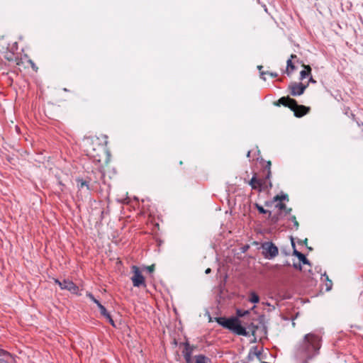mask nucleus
I'll list each match as a JSON object with an SVG mask.
<instances>
[{"instance_id":"nucleus-1","label":"nucleus","mask_w":363,"mask_h":363,"mask_svg":"<svg viewBox=\"0 0 363 363\" xmlns=\"http://www.w3.org/2000/svg\"><path fill=\"white\" fill-rule=\"evenodd\" d=\"M320 347V342H300L294 351L296 363H308L318 354Z\"/></svg>"},{"instance_id":"nucleus-2","label":"nucleus","mask_w":363,"mask_h":363,"mask_svg":"<svg viewBox=\"0 0 363 363\" xmlns=\"http://www.w3.org/2000/svg\"><path fill=\"white\" fill-rule=\"evenodd\" d=\"M274 104L277 106L281 105L289 107L294 113V116L297 118L302 117L307 114L310 111V107L303 105H298L296 101L294 99L288 97H281L278 101H275Z\"/></svg>"},{"instance_id":"nucleus-3","label":"nucleus","mask_w":363,"mask_h":363,"mask_svg":"<svg viewBox=\"0 0 363 363\" xmlns=\"http://www.w3.org/2000/svg\"><path fill=\"white\" fill-rule=\"evenodd\" d=\"M216 320L219 325L237 335L247 336L246 328L240 325L239 320L236 317L229 318L218 317L216 318Z\"/></svg>"},{"instance_id":"nucleus-4","label":"nucleus","mask_w":363,"mask_h":363,"mask_svg":"<svg viewBox=\"0 0 363 363\" xmlns=\"http://www.w3.org/2000/svg\"><path fill=\"white\" fill-rule=\"evenodd\" d=\"M264 318V316H260L258 319L257 324L253 323L251 324L250 327L248 328L249 331H247V334L251 332L254 337L253 340H263L267 337V326L263 322Z\"/></svg>"},{"instance_id":"nucleus-5","label":"nucleus","mask_w":363,"mask_h":363,"mask_svg":"<svg viewBox=\"0 0 363 363\" xmlns=\"http://www.w3.org/2000/svg\"><path fill=\"white\" fill-rule=\"evenodd\" d=\"M262 249L263 255L269 259H273L279 253L278 247L272 242L262 243Z\"/></svg>"},{"instance_id":"nucleus-6","label":"nucleus","mask_w":363,"mask_h":363,"mask_svg":"<svg viewBox=\"0 0 363 363\" xmlns=\"http://www.w3.org/2000/svg\"><path fill=\"white\" fill-rule=\"evenodd\" d=\"M54 281L59 285L61 289L67 290L74 294H78L79 288L72 281L69 279L60 281L57 279H55Z\"/></svg>"},{"instance_id":"nucleus-7","label":"nucleus","mask_w":363,"mask_h":363,"mask_svg":"<svg viewBox=\"0 0 363 363\" xmlns=\"http://www.w3.org/2000/svg\"><path fill=\"white\" fill-rule=\"evenodd\" d=\"M133 276L131 277L133 284L135 287L141 286H145V279L142 275L139 268L136 266L133 267Z\"/></svg>"},{"instance_id":"nucleus-8","label":"nucleus","mask_w":363,"mask_h":363,"mask_svg":"<svg viewBox=\"0 0 363 363\" xmlns=\"http://www.w3.org/2000/svg\"><path fill=\"white\" fill-rule=\"evenodd\" d=\"M308 85V84L304 85L302 83L291 82L289 86V89L292 96H300L303 94Z\"/></svg>"},{"instance_id":"nucleus-9","label":"nucleus","mask_w":363,"mask_h":363,"mask_svg":"<svg viewBox=\"0 0 363 363\" xmlns=\"http://www.w3.org/2000/svg\"><path fill=\"white\" fill-rule=\"evenodd\" d=\"M182 345L183 346L182 354L186 363H192L191 354L194 350V347L189 344V342H184Z\"/></svg>"},{"instance_id":"nucleus-10","label":"nucleus","mask_w":363,"mask_h":363,"mask_svg":"<svg viewBox=\"0 0 363 363\" xmlns=\"http://www.w3.org/2000/svg\"><path fill=\"white\" fill-rule=\"evenodd\" d=\"M267 180L266 179H257L256 176L254 175L250 181L249 184L251 186L252 189H256L259 191H261L262 188L267 187Z\"/></svg>"},{"instance_id":"nucleus-11","label":"nucleus","mask_w":363,"mask_h":363,"mask_svg":"<svg viewBox=\"0 0 363 363\" xmlns=\"http://www.w3.org/2000/svg\"><path fill=\"white\" fill-rule=\"evenodd\" d=\"M13 360L11 354L0 348V363H11Z\"/></svg>"},{"instance_id":"nucleus-12","label":"nucleus","mask_w":363,"mask_h":363,"mask_svg":"<svg viewBox=\"0 0 363 363\" xmlns=\"http://www.w3.org/2000/svg\"><path fill=\"white\" fill-rule=\"evenodd\" d=\"M304 69L300 72V79L303 80L311 74V68L309 65H303Z\"/></svg>"},{"instance_id":"nucleus-13","label":"nucleus","mask_w":363,"mask_h":363,"mask_svg":"<svg viewBox=\"0 0 363 363\" xmlns=\"http://www.w3.org/2000/svg\"><path fill=\"white\" fill-rule=\"evenodd\" d=\"M98 308H99L100 310V313L101 314L104 316L105 318H106L107 319H108L109 322H111L112 324L113 323V321L110 315V314L107 312L106 308L100 303V305L97 306Z\"/></svg>"},{"instance_id":"nucleus-14","label":"nucleus","mask_w":363,"mask_h":363,"mask_svg":"<svg viewBox=\"0 0 363 363\" xmlns=\"http://www.w3.org/2000/svg\"><path fill=\"white\" fill-rule=\"evenodd\" d=\"M287 63V67L286 72L288 75H291L292 72L296 69L295 65L292 63L291 59H289L286 62Z\"/></svg>"},{"instance_id":"nucleus-15","label":"nucleus","mask_w":363,"mask_h":363,"mask_svg":"<svg viewBox=\"0 0 363 363\" xmlns=\"http://www.w3.org/2000/svg\"><path fill=\"white\" fill-rule=\"evenodd\" d=\"M77 186L79 189H82L84 187H86L88 190L89 189V183L86 181H84L81 179H77Z\"/></svg>"},{"instance_id":"nucleus-16","label":"nucleus","mask_w":363,"mask_h":363,"mask_svg":"<svg viewBox=\"0 0 363 363\" xmlns=\"http://www.w3.org/2000/svg\"><path fill=\"white\" fill-rule=\"evenodd\" d=\"M298 258L303 264L311 265L310 261L306 257V256L303 254L301 253V255H299Z\"/></svg>"},{"instance_id":"nucleus-17","label":"nucleus","mask_w":363,"mask_h":363,"mask_svg":"<svg viewBox=\"0 0 363 363\" xmlns=\"http://www.w3.org/2000/svg\"><path fill=\"white\" fill-rule=\"evenodd\" d=\"M250 311L248 310H242V309H237L236 314L238 317H244L246 315L249 314Z\"/></svg>"},{"instance_id":"nucleus-18","label":"nucleus","mask_w":363,"mask_h":363,"mask_svg":"<svg viewBox=\"0 0 363 363\" xmlns=\"http://www.w3.org/2000/svg\"><path fill=\"white\" fill-rule=\"evenodd\" d=\"M255 207L260 213L265 214L267 213H269V216H271L270 211L265 210L262 206L259 205L258 203L255 204Z\"/></svg>"},{"instance_id":"nucleus-19","label":"nucleus","mask_w":363,"mask_h":363,"mask_svg":"<svg viewBox=\"0 0 363 363\" xmlns=\"http://www.w3.org/2000/svg\"><path fill=\"white\" fill-rule=\"evenodd\" d=\"M206 357L204 355L200 354L196 356V363H206Z\"/></svg>"},{"instance_id":"nucleus-20","label":"nucleus","mask_w":363,"mask_h":363,"mask_svg":"<svg viewBox=\"0 0 363 363\" xmlns=\"http://www.w3.org/2000/svg\"><path fill=\"white\" fill-rule=\"evenodd\" d=\"M259 296L254 292H252L250 295V301L252 302V303H257L259 302Z\"/></svg>"},{"instance_id":"nucleus-21","label":"nucleus","mask_w":363,"mask_h":363,"mask_svg":"<svg viewBox=\"0 0 363 363\" xmlns=\"http://www.w3.org/2000/svg\"><path fill=\"white\" fill-rule=\"evenodd\" d=\"M309 338L313 339V340H320V338L317 336H315L314 334H307L304 337L303 340H309Z\"/></svg>"},{"instance_id":"nucleus-22","label":"nucleus","mask_w":363,"mask_h":363,"mask_svg":"<svg viewBox=\"0 0 363 363\" xmlns=\"http://www.w3.org/2000/svg\"><path fill=\"white\" fill-rule=\"evenodd\" d=\"M86 296L89 297L94 303H95L96 304V306L100 305L101 303L97 299H96L94 298V296H93L92 294L87 292Z\"/></svg>"},{"instance_id":"nucleus-23","label":"nucleus","mask_w":363,"mask_h":363,"mask_svg":"<svg viewBox=\"0 0 363 363\" xmlns=\"http://www.w3.org/2000/svg\"><path fill=\"white\" fill-rule=\"evenodd\" d=\"M274 201H282V200H288V196L286 195V194H284V195H281V196H279V195H277L274 198Z\"/></svg>"},{"instance_id":"nucleus-24","label":"nucleus","mask_w":363,"mask_h":363,"mask_svg":"<svg viewBox=\"0 0 363 363\" xmlns=\"http://www.w3.org/2000/svg\"><path fill=\"white\" fill-rule=\"evenodd\" d=\"M291 245H292V247H293V248H294V250H293V255L298 257L299 256V255H301V252H298V251L296 249V247H295V243L294 242V241H293V240H292V242H291Z\"/></svg>"},{"instance_id":"nucleus-25","label":"nucleus","mask_w":363,"mask_h":363,"mask_svg":"<svg viewBox=\"0 0 363 363\" xmlns=\"http://www.w3.org/2000/svg\"><path fill=\"white\" fill-rule=\"evenodd\" d=\"M270 74L272 77H277V76H278V74H277L276 72H262L260 73V74H261V77H262L264 80H265V79H266L263 77V75H264V74Z\"/></svg>"},{"instance_id":"nucleus-26","label":"nucleus","mask_w":363,"mask_h":363,"mask_svg":"<svg viewBox=\"0 0 363 363\" xmlns=\"http://www.w3.org/2000/svg\"><path fill=\"white\" fill-rule=\"evenodd\" d=\"M270 166H271V162H267L268 171H267V174L266 177H265V179L267 180L269 179L270 176H271Z\"/></svg>"},{"instance_id":"nucleus-27","label":"nucleus","mask_w":363,"mask_h":363,"mask_svg":"<svg viewBox=\"0 0 363 363\" xmlns=\"http://www.w3.org/2000/svg\"><path fill=\"white\" fill-rule=\"evenodd\" d=\"M291 220L294 223V225L296 227V228L298 229L299 224H298V221L296 220V217L294 216H291Z\"/></svg>"},{"instance_id":"nucleus-28","label":"nucleus","mask_w":363,"mask_h":363,"mask_svg":"<svg viewBox=\"0 0 363 363\" xmlns=\"http://www.w3.org/2000/svg\"><path fill=\"white\" fill-rule=\"evenodd\" d=\"M333 283L331 280H328L325 283L326 290L330 291L332 288Z\"/></svg>"},{"instance_id":"nucleus-29","label":"nucleus","mask_w":363,"mask_h":363,"mask_svg":"<svg viewBox=\"0 0 363 363\" xmlns=\"http://www.w3.org/2000/svg\"><path fill=\"white\" fill-rule=\"evenodd\" d=\"M276 207L279 208L280 210L286 209V206L283 203H279L276 205Z\"/></svg>"},{"instance_id":"nucleus-30","label":"nucleus","mask_w":363,"mask_h":363,"mask_svg":"<svg viewBox=\"0 0 363 363\" xmlns=\"http://www.w3.org/2000/svg\"><path fill=\"white\" fill-rule=\"evenodd\" d=\"M293 267L295 268V269H297L298 270H301L302 269V267H301V265L300 264H296V263H294L293 264Z\"/></svg>"},{"instance_id":"nucleus-31","label":"nucleus","mask_w":363,"mask_h":363,"mask_svg":"<svg viewBox=\"0 0 363 363\" xmlns=\"http://www.w3.org/2000/svg\"><path fill=\"white\" fill-rule=\"evenodd\" d=\"M147 270H148V272H153V271H154L155 266L152 264V265H151V266L147 267Z\"/></svg>"},{"instance_id":"nucleus-32","label":"nucleus","mask_w":363,"mask_h":363,"mask_svg":"<svg viewBox=\"0 0 363 363\" xmlns=\"http://www.w3.org/2000/svg\"><path fill=\"white\" fill-rule=\"evenodd\" d=\"M309 82L315 84V83H316V81H315V80H314V79H313V78L312 77H311L309 78Z\"/></svg>"},{"instance_id":"nucleus-33","label":"nucleus","mask_w":363,"mask_h":363,"mask_svg":"<svg viewBox=\"0 0 363 363\" xmlns=\"http://www.w3.org/2000/svg\"><path fill=\"white\" fill-rule=\"evenodd\" d=\"M323 277H324L325 278V281H328V280H330L328 275L326 274V273L325 272L323 274Z\"/></svg>"},{"instance_id":"nucleus-34","label":"nucleus","mask_w":363,"mask_h":363,"mask_svg":"<svg viewBox=\"0 0 363 363\" xmlns=\"http://www.w3.org/2000/svg\"><path fill=\"white\" fill-rule=\"evenodd\" d=\"M211 272V269L210 268H208V269H206L205 273L206 274H210Z\"/></svg>"},{"instance_id":"nucleus-35","label":"nucleus","mask_w":363,"mask_h":363,"mask_svg":"<svg viewBox=\"0 0 363 363\" xmlns=\"http://www.w3.org/2000/svg\"><path fill=\"white\" fill-rule=\"evenodd\" d=\"M285 211H286V213H290V212L291 211V208H288V209L286 208V209H285Z\"/></svg>"},{"instance_id":"nucleus-36","label":"nucleus","mask_w":363,"mask_h":363,"mask_svg":"<svg viewBox=\"0 0 363 363\" xmlns=\"http://www.w3.org/2000/svg\"><path fill=\"white\" fill-rule=\"evenodd\" d=\"M250 153H251V151H250V150H249V151L247 152V157H250Z\"/></svg>"},{"instance_id":"nucleus-37","label":"nucleus","mask_w":363,"mask_h":363,"mask_svg":"<svg viewBox=\"0 0 363 363\" xmlns=\"http://www.w3.org/2000/svg\"><path fill=\"white\" fill-rule=\"evenodd\" d=\"M293 58H296V55H291L290 59H293Z\"/></svg>"},{"instance_id":"nucleus-38","label":"nucleus","mask_w":363,"mask_h":363,"mask_svg":"<svg viewBox=\"0 0 363 363\" xmlns=\"http://www.w3.org/2000/svg\"><path fill=\"white\" fill-rule=\"evenodd\" d=\"M257 68H258L259 70H261V69L262 68V65H259V66H257Z\"/></svg>"},{"instance_id":"nucleus-39","label":"nucleus","mask_w":363,"mask_h":363,"mask_svg":"<svg viewBox=\"0 0 363 363\" xmlns=\"http://www.w3.org/2000/svg\"><path fill=\"white\" fill-rule=\"evenodd\" d=\"M269 187H270V188H272V182H269Z\"/></svg>"},{"instance_id":"nucleus-40","label":"nucleus","mask_w":363,"mask_h":363,"mask_svg":"<svg viewBox=\"0 0 363 363\" xmlns=\"http://www.w3.org/2000/svg\"><path fill=\"white\" fill-rule=\"evenodd\" d=\"M257 356H259L261 353L260 352H257V353H255Z\"/></svg>"},{"instance_id":"nucleus-41","label":"nucleus","mask_w":363,"mask_h":363,"mask_svg":"<svg viewBox=\"0 0 363 363\" xmlns=\"http://www.w3.org/2000/svg\"><path fill=\"white\" fill-rule=\"evenodd\" d=\"M307 241H308L307 238H306V239H305V240H304V243H305V244H306V243H307Z\"/></svg>"},{"instance_id":"nucleus-42","label":"nucleus","mask_w":363,"mask_h":363,"mask_svg":"<svg viewBox=\"0 0 363 363\" xmlns=\"http://www.w3.org/2000/svg\"><path fill=\"white\" fill-rule=\"evenodd\" d=\"M177 342H177V341H174V345H177Z\"/></svg>"}]
</instances>
